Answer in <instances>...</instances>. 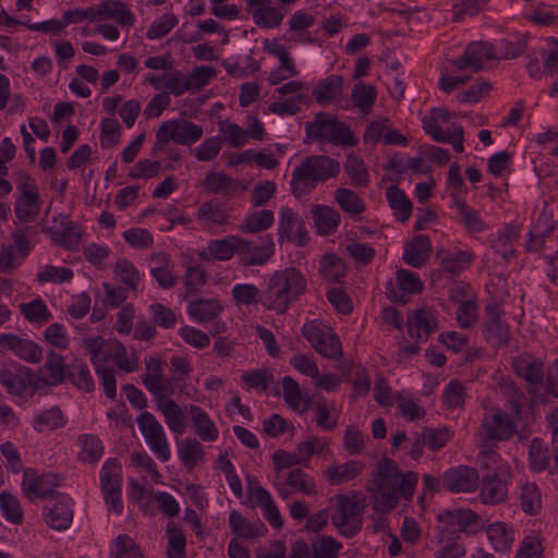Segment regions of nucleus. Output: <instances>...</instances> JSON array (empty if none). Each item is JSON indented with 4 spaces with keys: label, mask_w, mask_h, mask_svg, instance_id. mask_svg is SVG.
I'll return each instance as SVG.
<instances>
[{
    "label": "nucleus",
    "mask_w": 558,
    "mask_h": 558,
    "mask_svg": "<svg viewBox=\"0 0 558 558\" xmlns=\"http://www.w3.org/2000/svg\"><path fill=\"white\" fill-rule=\"evenodd\" d=\"M306 279L295 267L275 271L264 291L265 305L278 314H283L289 305L306 291Z\"/></svg>",
    "instance_id": "1"
},
{
    "label": "nucleus",
    "mask_w": 558,
    "mask_h": 558,
    "mask_svg": "<svg viewBox=\"0 0 558 558\" xmlns=\"http://www.w3.org/2000/svg\"><path fill=\"white\" fill-rule=\"evenodd\" d=\"M339 172L340 163L338 160L327 155L307 156L292 172L290 182L292 194L296 198H301L308 193V185L314 187L316 183L335 178Z\"/></svg>",
    "instance_id": "2"
},
{
    "label": "nucleus",
    "mask_w": 558,
    "mask_h": 558,
    "mask_svg": "<svg viewBox=\"0 0 558 558\" xmlns=\"http://www.w3.org/2000/svg\"><path fill=\"white\" fill-rule=\"evenodd\" d=\"M305 133L307 142H328L343 147H353L359 142L349 125L325 112H317L313 121L305 123Z\"/></svg>",
    "instance_id": "3"
},
{
    "label": "nucleus",
    "mask_w": 558,
    "mask_h": 558,
    "mask_svg": "<svg viewBox=\"0 0 558 558\" xmlns=\"http://www.w3.org/2000/svg\"><path fill=\"white\" fill-rule=\"evenodd\" d=\"M438 539L444 543L446 537L459 539L460 533L474 534L480 531V517L471 509L454 508L438 514Z\"/></svg>",
    "instance_id": "4"
},
{
    "label": "nucleus",
    "mask_w": 558,
    "mask_h": 558,
    "mask_svg": "<svg viewBox=\"0 0 558 558\" xmlns=\"http://www.w3.org/2000/svg\"><path fill=\"white\" fill-rule=\"evenodd\" d=\"M512 369L517 376L527 383V393L532 402H550L545 395H542L545 380L544 363L529 354L515 356L511 363Z\"/></svg>",
    "instance_id": "5"
},
{
    "label": "nucleus",
    "mask_w": 558,
    "mask_h": 558,
    "mask_svg": "<svg viewBox=\"0 0 558 558\" xmlns=\"http://www.w3.org/2000/svg\"><path fill=\"white\" fill-rule=\"evenodd\" d=\"M302 335L319 354L331 360L342 356V344L331 328L315 320L306 322Z\"/></svg>",
    "instance_id": "6"
},
{
    "label": "nucleus",
    "mask_w": 558,
    "mask_h": 558,
    "mask_svg": "<svg viewBox=\"0 0 558 558\" xmlns=\"http://www.w3.org/2000/svg\"><path fill=\"white\" fill-rule=\"evenodd\" d=\"M338 514H333L332 523L339 529L340 533L351 538L362 530V518L360 514L365 508V498L353 500L347 495H338Z\"/></svg>",
    "instance_id": "7"
},
{
    "label": "nucleus",
    "mask_w": 558,
    "mask_h": 558,
    "mask_svg": "<svg viewBox=\"0 0 558 558\" xmlns=\"http://www.w3.org/2000/svg\"><path fill=\"white\" fill-rule=\"evenodd\" d=\"M203 135L202 126L189 120H169L159 126L156 138L168 144L173 141L180 145H190L201 140Z\"/></svg>",
    "instance_id": "8"
},
{
    "label": "nucleus",
    "mask_w": 558,
    "mask_h": 558,
    "mask_svg": "<svg viewBox=\"0 0 558 558\" xmlns=\"http://www.w3.org/2000/svg\"><path fill=\"white\" fill-rule=\"evenodd\" d=\"M488 316L484 325V338L494 348L506 347L509 344L510 330L506 323L500 319L499 305L495 302L485 306Z\"/></svg>",
    "instance_id": "9"
},
{
    "label": "nucleus",
    "mask_w": 558,
    "mask_h": 558,
    "mask_svg": "<svg viewBox=\"0 0 558 558\" xmlns=\"http://www.w3.org/2000/svg\"><path fill=\"white\" fill-rule=\"evenodd\" d=\"M0 384L4 386L8 392L15 397H23L29 388L34 393L38 386L34 381V373L27 366H17L15 371L0 369Z\"/></svg>",
    "instance_id": "10"
},
{
    "label": "nucleus",
    "mask_w": 558,
    "mask_h": 558,
    "mask_svg": "<svg viewBox=\"0 0 558 558\" xmlns=\"http://www.w3.org/2000/svg\"><path fill=\"white\" fill-rule=\"evenodd\" d=\"M367 492L371 494L373 509L379 513L390 512L399 502L397 483L368 482Z\"/></svg>",
    "instance_id": "11"
},
{
    "label": "nucleus",
    "mask_w": 558,
    "mask_h": 558,
    "mask_svg": "<svg viewBox=\"0 0 558 558\" xmlns=\"http://www.w3.org/2000/svg\"><path fill=\"white\" fill-rule=\"evenodd\" d=\"M441 484L454 493L474 492L478 487V473L474 468L459 465L444 474Z\"/></svg>",
    "instance_id": "12"
},
{
    "label": "nucleus",
    "mask_w": 558,
    "mask_h": 558,
    "mask_svg": "<svg viewBox=\"0 0 558 558\" xmlns=\"http://www.w3.org/2000/svg\"><path fill=\"white\" fill-rule=\"evenodd\" d=\"M142 383L155 399H160L161 395L173 393L172 384L165 379L162 361L159 357H149L146 363V373L142 375Z\"/></svg>",
    "instance_id": "13"
},
{
    "label": "nucleus",
    "mask_w": 558,
    "mask_h": 558,
    "mask_svg": "<svg viewBox=\"0 0 558 558\" xmlns=\"http://www.w3.org/2000/svg\"><path fill=\"white\" fill-rule=\"evenodd\" d=\"M408 333L418 342L426 341L430 333L437 329V320L429 308H418L408 317Z\"/></svg>",
    "instance_id": "14"
},
{
    "label": "nucleus",
    "mask_w": 558,
    "mask_h": 558,
    "mask_svg": "<svg viewBox=\"0 0 558 558\" xmlns=\"http://www.w3.org/2000/svg\"><path fill=\"white\" fill-rule=\"evenodd\" d=\"M275 253V242L272 235L267 234L259 239L258 243L248 240V250L240 253L239 262L243 267L263 266Z\"/></svg>",
    "instance_id": "15"
},
{
    "label": "nucleus",
    "mask_w": 558,
    "mask_h": 558,
    "mask_svg": "<svg viewBox=\"0 0 558 558\" xmlns=\"http://www.w3.org/2000/svg\"><path fill=\"white\" fill-rule=\"evenodd\" d=\"M432 251V242L425 234L413 236L405 242L402 259L409 266L422 268L429 259Z\"/></svg>",
    "instance_id": "16"
},
{
    "label": "nucleus",
    "mask_w": 558,
    "mask_h": 558,
    "mask_svg": "<svg viewBox=\"0 0 558 558\" xmlns=\"http://www.w3.org/2000/svg\"><path fill=\"white\" fill-rule=\"evenodd\" d=\"M72 499L58 493L52 507L48 508L46 521L47 524L58 531L66 530L73 520V510L71 508Z\"/></svg>",
    "instance_id": "17"
},
{
    "label": "nucleus",
    "mask_w": 558,
    "mask_h": 558,
    "mask_svg": "<svg viewBox=\"0 0 558 558\" xmlns=\"http://www.w3.org/2000/svg\"><path fill=\"white\" fill-rule=\"evenodd\" d=\"M207 250L214 259L229 260L234 254L245 253L248 250V240L230 235L221 240L208 242Z\"/></svg>",
    "instance_id": "18"
},
{
    "label": "nucleus",
    "mask_w": 558,
    "mask_h": 558,
    "mask_svg": "<svg viewBox=\"0 0 558 558\" xmlns=\"http://www.w3.org/2000/svg\"><path fill=\"white\" fill-rule=\"evenodd\" d=\"M507 484L497 476V473L487 472L481 480V500L486 505L502 502L507 498Z\"/></svg>",
    "instance_id": "19"
},
{
    "label": "nucleus",
    "mask_w": 558,
    "mask_h": 558,
    "mask_svg": "<svg viewBox=\"0 0 558 558\" xmlns=\"http://www.w3.org/2000/svg\"><path fill=\"white\" fill-rule=\"evenodd\" d=\"M229 527L236 538H255L263 536L267 531L262 521L252 523L247 521L238 510H231L229 513Z\"/></svg>",
    "instance_id": "20"
},
{
    "label": "nucleus",
    "mask_w": 558,
    "mask_h": 558,
    "mask_svg": "<svg viewBox=\"0 0 558 558\" xmlns=\"http://www.w3.org/2000/svg\"><path fill=\"white\" fill-rule=\"evenodd\" d=\"M343 85L341 75L331 74L317 83L313 96L319 105L330 104L342 95Z\"/></svg>",
    "instance_id": "21"
},
{
    "label": "nucleus",
    "mask_w": 558,
    "mask_h": 558,
    "mask_svg": "<svg viewBox=\"0 0 558 558\" xmlns=\"http://www.w3.org/2000/svg\"><path fill=\"white\" fill-rule=\"evenodd\" d=\"M167 396L161 395L160 399H156L157 407L163 414L169 428L175 434H182L186 428L184 413L178 403Z\"/></svg>",
    "instance_id": "22"
},
{
    "label": "nucleus",
    "mask_w": 558,
    "mask_h": 558,
    "mask_svg": "<svg viewBox=\"0 0 558 558\" xmlns=\"http://www.w3.org/2000/svg\"><path fill=\"white\" fill-rule=\"evenodd\" d=\"M386 196L397 219L401 222L408 221L412 215L413 204L405 193L397 185H390Z\"/></svg>",
    "instance_id": "23"
},
{
    "label": "nucleus",
    "mask_w": 558,
    "mask_h": 558,
    "mask_svg": "<svg viewBox=\"0 0 558 558\" xmlns=\"http://www.w3.org/2000/svg\"><path fill=\"white\" fill-rule=\"evenodd\" d=\"M97 14L111 17L121 26H132L134 24V16L128 4L119 0L102 1L97 9Z\"/></svg>",
    "instance_id": "24"
},
{
    "label": "nucleus",
    "mask_w": 558,
    "mask_h": 558,
    "mask_svg": "<svg viewBox=\"0 0 558 558\" xmlns=\"http://www.w3.org/2000/svg\"><path fill=\"white\" fill-rule=\"evenodd\" d=\"M78 444L81 445V451L78 452V459L89 464L97 463L104 454V446L100 438L93 434L80 435Z\"/></svg>",
    "instance_id": "25"
},
{
    "label": "nucleus",
    "mask_w": 558,
    "mask_h": 558,
    "mask_svg": "<svg viewBox=\"0 0 558 558\" xmlns=\"http://www.w3.org/2000/svg\"><path fill=\"white\" fill-rule=\"evenodd\" d=\"M551 452L542 438L535 437L531 440L529 448V463L534 472H542L549 468Z\"/></svg>",
    "instance_id": "26"
},
{
    "label": "nucleus",
    "mask_w": 558,
    "mask_h": 558,
    "mask_svg": "<svg viewBox=\"0 0 558 558\" xmlns=\"http://www.w3.org/2000/svg\"><path fill=\"white\" fill-rule=\"evenodd\" d=\"M190 413L194 423L195 433L205 441L216 440L218 429L208 414L197 405H191Z\"/></svg>",
    "instance_id": "27"
},
{
    "label": "nucleus",
    "mask_w": 558,
    "mask_h": 558,
    "mask_svg": "<svg viewBox=\"0 0 558 558\" xmlns=\"http://www.w3.org/2000/svg\"><path fill=\"white\" fill-rule=\"evenodd\" d=\"M314 221L323 234L333 233L340 222V214L328 206L316 205L312 209Z\"/></svg>",
    "instance_id": "28"
},
{
    "label": "nucleus",
    "mask_w": 558,
    "mask_h": 558,
    "mask_svg": "<svg viewBox=\"0 0 558 558\" xmlns=\"http://www.w3.org/2000/svg\"><path fill=\"white\" fill-rule=\"evenodd\" d=\"M488 438L494 440L509 439L514 433V425L506 412H497L493 415V421L485 426Z\"/></svg>",
    "instance_id": "29"
},
{
    "label": "nucleus",
    "mask_w": 558,
    "mask_h": 558,
    "mask_svg": "<svg viewBox=\"0 0 558 558\" xmlns=\"http://www.w3.org/2000/svg\"><path fill=\"white\" fill-rule=\"evenodd\" d=\"M222 306L216 299H199L189 305V314L196 322L211 320L219 315Z\"/></svg>",
    "instance_id": "30"
},
{
    "label": "nucleus",
    "mask_w": 558,
    "mask_h": 558,
    "mask_svg": "<svg viewBox=\"0 0 558 558\" xmlns=\"http://www.w3.org/2000/svg\"><path fill=\"white\" fill-rule=\"evenodd\" d=\"M65 424L66 418L59 407H53L38 413L33 421L34 429L39 433L44 430H54L63 427Z\"/></svg>",
    "instance_id": "31"
},
{
    "label": "nucleus",
    "mask_w": 558,
    "mask_h": 558,
    "mask_svg": "<svg viewBox=\"0 0 558 558\" xmlns=\"http://www.w3.org/2000/svg\"><path fill=\"white\" fill-rule=\"evenodd\" d=\"M486 532L495 550L507 551L510 549L513 542V532L506 523L495 522L489 524Z\"/></svg>",
    "instance_id": "32"
},
{
    "label": "nucleus",
    "mask_w": 558,
    "mask_h": 558,
    "mask_svg": "<svg viewBox=\"0 0 558 558\" xmlns=\"http://www.w3.org/2000/svg\"><path fill=\"white\" fill-rule=\"evenodd\" d=\"M519 231L511 225L505 226L498 236L493 241V248L508 262L513 253V243L519 239Z\"/></svg>",
    "instance_id": "33"
},
{
    "label": "nucleus",
    "mask_w": 558,
    "mask_h": 558,
    "mask_svg": "<svg viewBox=\"0 0 558 558\" xmlns=\"http://www.w3.org/2000/svg\"><path fill=\"white\" fill-rule=\"evenodd\" d=\"M59 481L58 475L53 473L35 476L28 482L27 490L41 499L48 497L56 498L58 493H56L53 488L59 486Z\"/></svg>",
    "instance_id": "34"
},
{
    "label": "nucleus",
    "mask_w": 558,
    "mask_h": 558,
    "mask_svg": "<svg viewBox=\"0 0 558 558\" xmlns=\"http://www.w3.org/2000/svg\"><path fill=\"white\" fill-rule=\"evenodd\" d=\"M360 461H349L341 465H332L325 471V475L332 484H341L356 477L363 470Z\"/></svg>",
    "instance_id": "35"
},
{
    "label": "nucleus",
    "mask_w": 558,
    "mask_h": 558,
    "mask_svg": "<svg viewBox=\"0 0 558 558\" xmlns=\"http://www.w3.org/2000/svg\"><path fill=\"white\" fill-rule=\"evenodd\" d=\"M320 274L331 282H339L345 275V264L335 253H325L320 260Z\"/></svg>",
    "instance_id": "36"
},
{
    "label": "nucleus",
    "mask_w": 558,
    "mask_h": 558,
    "mask_svg": "<svg viewBox=\"0 0 558 558\" xmlns=\"http://www.w3.org/2000/svg\"><path fill=\"white\" fill-rule=\"evenodd\" d=\"M376 87L362 82L353 86L351 99L363 113H368L376 101Z\"/></svg>",
    "instance_id": "37"
},
{
    "label": "nucleus",
    "mask_w": 558,
    "mask_h": 558,
    "mask_svg": "<svg viewBox=\"0 0 558 558\" xmlns=\"http://www.w3.org/2000/svg\"><path fill=\"white\" fill-rule=\"evenodd\" d=\"M275 220L270 209H262L247 216L240 226L242 232L258 233L269 229Z\"/></svg>",
    "instance_id": "38"
},
{
    "label": "nucleus",
    "mask_w": 558,
    "mask_h": 558,
    "mask_svg": "<svg viewBox=\"0 0 558 558\" xmlns=\"http://www.w3.org/2000/svg\"><path fill=\"white\" fill-rule=\"evenodd\" d=\"M69 379L77 389L90 392L94 390V380L88 366L83 362H74L68 369Z\"/></svg>",
    "instance_id": "39"
},
{
    "label": "nucleus",
    "mask_w": 558,
    "mask_h": 558,
    "mask_svg": "<svg viewBox=\"0 0 558 558\" xmlns=\"http://www.w3.org/2000/svg\"><path fill=\"white\" fill-rule=\"evenodd\" d=\"M344 171L349 175L354 186H366L369 182V173L362 158L355 154L348 155L344 163Z\"/></svg>",
    "instance_id": "40"
},
{
    "label": "nucleus",
    "mask_w": 558,
    "mask_h": 558,
    "mask_svg": "<svg viewBox=\"0 0 558 558\" xmlns=\"http://www.w3.org/2000/svg\"><path fill=\"white\" fill-rule=\"evenodd\" d=\"M169 543L167 555L168 558H184L186 538L182 529L173 521L168 522L166 530Z\"/></svg>",
    "instance_id": "41"
},
{
    "label": "nucleus",
    "mask_w": 558,
    "mask_h": 558,
    "mask_svg": "<svg viewBox=\"0 0 558 558\" xmlns=\"http://www.w3.org/2000/svg\"><path fill=\"white\" fill-rule=\"evenodd\" d=\"M137 423L147 444L166 438L161 424L151 413L147 411L142 412L137 417Z\"/></svg>",
    "instance_id": "42"
},
{
    "label": "nucleus",
    "mask_w": 558,
    "mask_h": 558,
    "mask_svg": "<svg viewBox=\"0 0 558 558\" xmlns=\"http://www.w3.org/2000/svg\"><path fill=\"white\" fill-rule=\"evenodd\" d=\"M179 458L183 465L192 470L204 457L203 446L199 441L192 438H186L182 441L179 450Z\"/></svg>",
    "instance_id": "43"
},
{
    "label": "nucleus",
    "mask_w": 558,
    "mask_h": 558,
    "mask_svg": "<svg viewBox=\"0 0 558 558\" xmlns=\"http://www.w3.org/2000/svg\"><path fill=\"white\" fill-rule=\"evenodd\" d=\"M520 501L521 508L526 514L538 513L542 507V497L535 483H525L521 487Z\"/></svg>",
    "instance_id": "44"
},
{
    "label": "nucleus",
    "mask_w": 558,
    "mask_h": 558,
    "mask_svg": "<svg viewBox=\"0 0 558 558\" xmlns=\"http://www.w3.org/2000/svg\"><path fill=\"white\" fill-rule=\"evenodd\" d=\"M335 199L339 204L340 208L345 213L359 215L365 210L363 201L350 189H337L335 192Z\"/></svg>",
    "instance_id": "45"
},
{
    "label": "nucleus",
    "mask_w": 558,
    "mask_h": 558,
    "mask_svg": "<svg viewBox=\"0 0 558 558\" xmlns=\"http://www.w3.org/2000/svg\"><path fill=\"white\" fill-rule=\"evenodd\" d=\"M452 196H456L452 194ZM454 206L459 209L464 227L471 232H481L486 229L485 222L478 213L471 208L463 199L454 197Z\"/></svg>",
    "instance_id": "46"
},
{
    "label": "nucleus",
    "mask_w": 558,
    "mask_h": 558,
    "mask_svg": "<svg viewBox=\"0 0 558 558\" xmlns=\"http://www.w3.org/2000/svg\"><path fill=\"white\" fill-rule=\"evenodd\" d=\"M254 23L262 28H272L281 24L283 13L271 4L256 8L252 13Z\"/></svg>",
    "instance_id": "47"
},
{
    "label": "nucleus",
    "mask_w": 558,
    "mask_h": 558,
    "mask_svg": "<svg viewBox=\"0 0 558 558\" xmlns=\"http://www.w3.org/2000/svg\"><path fill=\"white\" fill-rule=\"evenodd\" d=\"M45 367L50 376V385H60L66 379V373L70 366L64 363L62 355L54 351H49Z\"/></svg>",
    "instance_id": "48"
},
{
    "label": "nucleus",
    "mask_w": 558,
    "mask_h": 558,
    "mask_svg": "<svg viewBox=\"0 0 558 558\" xmlns=\"http://www.w3.org/2000/svg\"><path fill=\"white\" fill-rule=\"evenodd\" d=\"M466 49L474 60V72H478L484 68V60L498 59L494 45L487 41L472 43Z\"/></svg>",
    "instance_id": "49"
},
{
    "label": "nucleus",
    "mask_w": 558,
    "mask_h": 558,
    "mask_svg": "<svg viewBox=\"0 0 558 558\" xmlns=\"http://www.w3.org/2000/svg\"><path fill=\"white\" fill-rule=\"evenodd\" d=\"M299 222V216L293 213V210L289 207H283L280 210V220L278 225V235L279 242L287 240L292 242L295 240L294 231L295 225Z\"/></svg>",
    "instance_id": "50"
},
{
    "label": "nucleus",
    "mask_w": 558,
    "mask_h": 558,
    "mask_svg": "<svg viewBox=\"0 0 558 558\" xmlns=\"http://www.w3.org/2000/svg\"><path fill=\"white\" fill-rule=\"evenodd\" d=\"M0 509L8 521L20 524L23 521V511L16 497L8 492L0 493Z\"/></svg>",
    "instance_id": "51"
},
{
    "label": "nucleus",
    "mask_w": 558,
    "mask_h": 558,
    "mask_svg": "<svg viewBox=\"0 0 558 558\" xmlns=\"http://www.w3.org/2000/svg\"><path fill=\"white\" fill-rule=\"evenodd\" d=\"M21 312L31 323H46L51 317L46 304L40 299H35L29 303H22Z\"/></svg>",
    "instance_id": "52"
},
{
    "label": "nucleus",
    "mask_w": 558,
    "mask_h": 558,
    "mask_svg": "<svg viewBox=\"0 0 558 558\" xmlns=\"http://www.w3.org/2000/svg\"><path fill=\"white\" fill-rule=\"evenodd\" d=\"M373 480L369 482H392L397 483L401 471L397 462L389 458H383L376 470L373 472Z\"/></svg>",
    "instance_id": "53"
},
{
    "label": "nucleus",
    "mask_w": 558,
    "mask_h": 558,
    "mask_svg": "<svg viewBox=\"0 0 558 558\" xmlns=\"http://www.w3.org/2000/svg\"><path fill=\"white\" fill-rule=\"evenodd\" d=\"M82 240V227L73 221H68L64 226L60 239H53L54 243L66 250L77 248Z\"/></svg>",
    "instance_id": "54"
},
{
    "label": "nucleus",
    "mask_w": 558,
    "mask_h": 558,
    "mask_svg": "<svg viewBox=\"0 0 558 558\" xmlns=\"http://www.w3.org/2000/svg\"><path fill=\"white\" fill-rule=\"evenodd\" d=\"M263 44L264 50L279 59L281 68L289 73V76H295L298 74L289 52L286 51L282 45L276 41H270L269 39H265Z\"/></svg>",
    "instance_id": "55"
},
{
    "label": "nucleus",
    "mask_w": 558,
    "mask_h": 558,
    "mask_svg": "<svg viewBox=\"0 0 558 558\" xmlns=\"http://www.w3.org/2000/svg\"><path fill=\"white\" fill-rule=\"evenodd\" d=\"M114 549V558H144L135 541L126 534L116 538Z\"/></svg>",
    "instance_id": "56"
},
{
    "label": "nucleus",
    "mask_w": 558,
    "mask_h": 558,
    "mask_svg": "<svg viewBox=\"0 0 558 558\" xmlns=\"http://www.w3.org/2000/svg\"><path fill=\"white\" fill-rule=\"evenodd\" d=\"M114 272L124 284L132 290H136L140 281V274L130 260L125 258L119 259L116 263Z\"/></svg>",
    "instance_id": "57"
},
{
    "label": "nucleus",
    "mask_w": 558,
    "mask_h": 558,
    "mask_svg": "<svg viewBox=\"0 0 558 558\" xmlns=\"http://www.w3.org/2000/svg\"><path fill=\"white\" fill-rule=\"evenodd\" d=\"M121 464L116 458H111L102 465L100 473L101 489H110L116 484L121 485Z\"/></svg>",
    "instance_id": "58"
},
{
    "label": "nucleus",
    "mask_w": 558,
    "mask_h": 558,
    "mask_svg": "<svg viewBox=\"0 0 558 558\" xmlns=\"http://www.w3.org/2000/svg\"><path fill=\"white\" fill-rule=\"evenodd\" d=\"M529 34H522L509 39H501L500 45L504 49L502 59H514L522 56L527 49Z\"/></svg>",
    "instance_id": "59"
},
{
    "label": "nucleus",
    "mask_w": 558,
    "mask_h": 558,
    "mask_svg": "<svg viewBox=\"0 0 558 558\" xmlns=\"http://www.w3.org/2000/svg\"><path fill=\"white\" fill-rule=\"evenodd\" d=\"M100 142L101 147L110 148L119 143L121 124L116 119L106 118L101 121Z\"/></svg>",
    "instance_id": "60"
},
{
    "label": "nucleus",
    "mask_w": 558,
    "mask_h": 558,
    "mask_svg": "<svg viewBox=\"0 0 558 558\" xmlns=\"http://www.w3.org/2000/svg\"><path fill=\"white\" fill-rule=\"evenodd\" d=\"M396 280L401 291L411 294L421 293L424 287L420 277L407 269H398L396 272Z\"/></svg>",
    "instance_id": "61"
},
{
    "label": "nucleus",
    "mask_w": 558,
    "mask_h": 558,
    "mask_svg": "<svg viewBox=\"0 0 558 558\" xmlns=\"http://www.w3.org/2000/svg\"><path fill=\"white\" fill-rule=\"evenodd\" d=\"M232 296L238 304H257L260 299V290L254 284L241 283L233 287Z\"/></svg>",
    "instance_id": "62"
},
{
    "label": "nucleus",
    "mask_w": 558,
    "mask_h": 558,
    "mask_svg": "<svg viewBox=\"0 0 558 558\" xmlns=\"http://www.w3.org/2000/svg\"><path fill=\"white\" fill-rule=\"evenodd\" d=\"M341 544L331 536H325L312 545V558H337Z\"/></svg>",
    "instance_id": "63"
},
{
    "label": "nucleus",
    "mask_w": 558,
    "mask_h": 558,
    "mask_svg": "<svg viewBox=\"0 0 558 558\" xmlns=\"http://www.w3.org/2000/svg\"><path fill=\"white\" fill-rule=\"evenodd\" d=\"M14 354L29 363H39L43 360V350L32 340L21 338Z\"/></svg>",
    "instance_id": "64"
}]
</instances>
